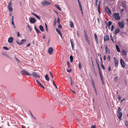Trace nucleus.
<instances>
[{
    "mask_svg": "<svg viewBox=\"0 0 128 128\" xmlns=\"http://www.w3.org/2000/svg\"><path fill=\"white\" fill-rule=\"evenodd\" d=\"M94 88V90L95 91L96 93V95H97V92H96V88L95 87V88Z\"/></svg>",
    "mask_w": 128,
    "mask_h": 128,
    "instance_id": "obj_49",
    "label": "nucleus"
},
{
    "mask_svg": "<svg viewBox=\"0 0 128 128\" xmlns=\"http://www.w3.org/2000/svg\"><path fill=\"white\" fill-rule=\"evenodd\" d=\"M114 61L115 63V66L116 68L118 67V61L117 59H116L115 58H114Z\"/></svg>",
    "mask_w": 128,
    "mask_h": 128,
    "instance_id": "obj_6",
    "label": "nucleus"
},
{
    "mask_svg": "<svg viewBox=\"0 0 128 128\" xmlns=\"http://www.w3.org/2000/svg\"><path fill=\"white\" fill-rule=\"evenodd\" d=\"M105 11L106 12L108 13L109 14H111L110 10L109 8L107 7H106L105 8Z\"/></svg>",
    "mask_w": 128,
    "mask_h": 128,
    "instance_id": "obj_8",
    "label": "nucleus"
},
{
    "mask_svg": "<svg viewBox=\"0 0 128 128\" xmlns=\"http://www.w3.org/2000/svg\"><path fill=\"white\" fill-rule=\"evenodd\" d=\"M70 25L71 28H73L74 27L73 22L72 21L70 22Z\"/></svg>",
    "mask_w": 128,
    "mask_h": 128,
    "instance_id": "obj_23",
    "label": "nucleus"
},
{
    "mask_svg": "<svg viewBox=\"0 0 128 128\" xmlns=\"http://www.w3.org/2000/svg\"><path fill=\"white\" fill-rule=\"evenodd\" d=\"M99 74L100 75V76L101 79V80H102V83H103V79L102 78V72H99Z\"/></svg>",
    "mask_w": 128,
    "mask_h": 128,
    "instance_id": "obj_21",
    "label": "nucleus"
},
{
    "mask_svg": "<svg viewBox=\"0 0 128 128\" xmlns=\"http://www.w3.org/2000/svg\"><path fill=\"white\" fill-rule=\"evenodd\" d=\"M36 82L40 86H41L42 85L38 80H36Z\"/></svg>",
    "mask_w": 128,
    "mask_h": 128,
    "instance_id": "obj_36",
    "label": "nucleus"
},
{
    "mask_svg": "<svg viewBox=\"0 0 128 128\" xmlns=\"http://www.w3.org/2000/svg\"><path fill=\"white\" fill-rule=\"evenodd\" d=\"M30 22L31 23H34L35 22V19L34 18H32L30 20Z\"/></svg>",
    "mask_w": 128,
    "mask_h": 128,
    "instance_id": "obj_20",
    "label": "nucleus"
},
{
    "mask_svg": "<svg viewBox=\"0 0 128 128\" xmlns=\"http://www.w3.org/2000/svg\"><path fill=\"white\" fill-rule=\"evenodd\" d=\"M12 25L14 24V22L13 21H12Z\"/></svg>",
    "mask_w": 128,
    "mask_h": 128,
    "instance_id": "obj_64",
    "label": "nucleus"
},
{
    "mask_svg": "<svg viewBox=\"0 0 128 128\" xmlns=\"http://www.w3.org/2000/svg\"><path fill=\"white\" fill-rule=\"evenodd\" d=\"M14 16H12V21H13L14 20Z\"/></svg>",
    "mask_w": 128,
    "mask_h": 128,
    "instance_id": "obj_62",
    "label": "nucleus"
},
{
    "mask_svg": "<svg viewBox=\"0 0 128 128\" xmlns=\"http://www.w3.org/2000/svg\"><path fill=\"white\" fill-rule=\"evenodd\" d=\"M13 38L12 37H10L8 38V42L9 43H12L13 42Z\"/></svg>",
    "mask_w": 128,
    "mask_h": 128,
    "instance_id": "obj_14",
    "label": "nucleus"
},
{
    "mask_svg": "<svg viewBox=\"0 0 128 128\" xmlns=\"http://www.w3.org/2000/svg\"><path fill=\"white\" fill-rule=\"evenodd\" d=\"M3 49L5 50H8V48L6 46H4L3 47Z\"/></svg>",
    "mask_w": 128,
    "mask_h": 128,
    "instance_id": "obj_40",
    "label": "nucleus"
},
{
    "mask_svg": "<svg viewBox=\"0 0 128 128\" xmlns=\"http://www.w3.org/2000/svg\"><path fill=\"white\" fill-rule=\"evenodd\" d=\"M70 79L71 80V82H70V84L71 85H72V78L70 77Z\"/></svg>",
    "mask_w": 128,
    "mask_h": 128,
    "instance_id": "obj_54",
    "label": "nucleus"
},
{
    "mask_svg": "<svg viewBox=\"0 0 128 128\" xmlns=\"http://www.w3.org/2000/svg\"><path fill=\"white\" fill-rule=\"evenodd\" d=\"M113 18L115 19L118 20H119L120 19L119 14L117 13H114V14Z\"/></svg>",
    "mask_w": 128,
    "mask_h": 128,
    "instance_id": "obj_1",
    "label": "nucleus"
},
{
    "mask_svg": "<svg viewBox=\"0 0 128 128\" xmlns=\"http://www.w3.org/2000/svg\"><path fill=\"white\" fill-rule=\"evenodd\" d=\"M45 26H46V30L47 32H48V27H47V25L45 23Z\"/></svg>",
    "mask_w": 128,
    "mask_h": 128,
    "instance_id": "obj_43",
    "label": "nucleus"
},
{
    "mask_svg": "<svg viewBox=\"0 0 128 128\" xmlns=\"http://www.w3.org/2000/svg\"><path fill=\"white\" fill-rule=\"evenodd\" d=\"M108 26H110L112 24V22L110 21H109L108 22Z\"/></svg>",
    "mask_w": 128,
    "mask_h": 128,
    "instance_id": "obj_45",
    "label": "nucleus"
},
{
    "mask_svg": "<svg viewBox=\"0 0 128 128\" xmlns=\"http://www.w3.org/2000/svg\"><path fill=\"white\" fill-rule=\"evenodd\" d=\"M70 61L71 62H72L73 60V58L72 56H70Z\"/></svg>",
    "mask_w": 128,
    "mask_h": 128,
    "instance_id": "obj_35",
    "label": "nucleus"
},
{
    "mask_svg": "<svg viewBox=\"0 0 128 128\" xmlns=\"http://www.w3.org/2000/svg\"><path fill=\"white\" fill-rule=\"evenodd\" d=\"M118 118L120 120H121V117L122 115V113L120 111H118Z\"/></svg>",
    "mask_w": 128,
    "mask_h": 128,
    "instance_id": "obj_5",
    "label": "nucleus"
},
{
    "mask_svg": "<svg viewBox=\"0 0 128 128\" xmlns=\"http://www.w3.org/2000/svg\"><path fill=\"white\" fill-rule=\"evenodd\" d=\"M107 59L108 61H110V56L108 55V58H107Z\"/></svg>",
    "mask_w": 128,
    "mask_h": 128,
    "instance_id": "obj_41",
    "label": "nucleus"
},
{
    "mask_svg": "<svg viewBox=\"0 0 128 128\" xmlns=\"http://www.w3.org/2000/svg\"><path fill=\"white\" fill-rule=\"evenodd\" d=\"M79 7H80V11L81 12V13H82V14H83V12H82V6H79Z\"/></svg>",
    "mask_w": 128,
    "mask_h": 128,
    "instance_id": "obj_38",
    "label": "nucleus"
},
{
    "mask_svg": "<svg viewBox=\"0 0 128 128\" xmlns=\"http://www.w3.org/2000/svg\"><path fill=\"white\" fill-rule=\"evenodd\" d=\"M21 74L24 75H26L28 76H31L32 74H30L28 72L26 71L25 70H24L21 71L20 72Z\"/></svg>",
    "mask_w": 128,
    "mask_h": 128,
    "instance_id": "obj_2",
    "label": "nucleus"
},
{
    "mask_svg": "<svg viewBox=\"0 0 128 128\" xmlns=\"http://www.w3.org/2000/svg\"><path fill=\"white\" fill-rule=\"evenodd\" d=\"M101 66L102 68V69L104 70H105V68L104 67V65H103L102 62V63H101Z\"/></svg>",
    "mask_w": 128,
    "mask_h": 128,
    "instance_id": "obj_33",
    "label": "nucleus"
},
{
    "mask_svg": "<svg viewBox=\"0 0 128 128\" xmlns=\"http://www.w3.org/2000/svg\"><path fill=\"white\" fill-rule=\"evenodd\" d=\"M71 90L72 91V92L74 93L75 94H76V93L75 92H74L72 90Z\"/></svg>",
    "mask_w": 128,
    "mask_h": 128,
    "instance_id": "obj_61",
    "label": "nucleus"
},
{
    "mask_svg": "<svg viewBox=\"0 0 128 128\" xmlns=\"http://www.w3.org/2000/svg\"><path fill=\"white\" fill-rule=\"evenodd\" d=\"M125 125L126 126H128V122L127 121L125 122Z\"/></svg>",
    "mask_w": 128,
    "mask_h": 128,
    "instance_id": "obj_51",
    "label": "nucleus"
},
{
    "mask_svg": "<svg viewBox=\"0 0 128 128\" xmlns=\"http://www.w3.org/2000/svg\"><path fill=\"white\" fill-rule=\"evenodd\" d=\"M108 46L107 45H106L105 46V51L106 54H107L108 53Z\"/></svg>",
    "mask_w": 128,
    "mask_h": 128,
    "instance_id": "obj_32",
    "label": "nucleus"
},
{
    "mask_svg": "<svg viewBox=\"0 0 128 128\" xmlns=\"http://www.w3.org/2000/svg\"><path fill=\"white\" fill-rule=\"evenodd\" d=\"M26 40L25 39H22L21 40V42H18V41H16V42L19 45H21L23 44L24 43V42H26Z\"/></svg>",
    "mask_w": 128,
    "mask_h": 128,
    "instance_id": "obj_7",
    "label": "nucleus"
},
{
    "mask_svg": "<svg viewBox=\"0 0 128 128\" xmlns=\"http://www.w3.org/2000/svg\"><path fill=\"white\" fill-rule=\"evenodd\" d=\"M58 27L59 28H62V26L60 24L58 26Z\"/></svg>",
    "mask_w": 128,
    "mask_h": 128,
    "instance_id": "obj_55",
    "label": "nucleus"
},
{
    "mask_svg": "<svg viewBox=\"0 0 128 128\" xmlns=\"http://www.w3.org/2000/svg\"><path fill=\"white\" fill-rule=\"evenodd\" d=\"M32 75L34 76L36 78H39L40 76L39 75H38L36 73L34 72H33Z\"/></svg>",
    "mask_w": 128,
    "mask_h": 128,
    "instance_id": "obj_13",
    "label": "nucleus"
},
{
    "mask_svg": "<svg viewBox=\"0 0 128 128\" xmlns=\"http://www.w3.org/2000/svg\"><path fill=\"white\" fill-rule=\"evenodd\" d=\"M78 3L79 6H81V4L80 2H78Z\"/></svg>",
    "mask_w": 128,
    "mask_h": 128,
    "instance_id": "obj_63",
    "label": "nucleus"
},
{
    "mask_svg": "<svg viewBox=\"0 0 128 128\" xmlns=\"http://www.w3.org/2000/svg\"><path fill=\"white\" fill-rule=\"evenodd\" d=\"M116 46L118 52H120V50L118 46V45H116Z\"/></svg>",
    "mask_w": 128,
    "mask_h": 128,
    "instance_id": "obj_22",
    "label": "nucleus"
},
{
    "mask_svg": "<svg viewBox=\"0 0 128 128\" xmlns=\"http://www.w3.org/2000/svg\"><path fill=\"white\" fill-rule=\"evenodd\" d=\"M78 67L80 69H81L82 68V65L80 62H79L78 64Z\"/></svg>",
    "mask_w": 128,
    "mask_h": 128,
    "instance_id": "obj_34",
    "label": "nucleus"
},
{
    "mask_svg": "<svg viewBox=\"0 0 128 128\" xmlns=\"http://www.w3.org/2000/svg\"><path fill=\"white\" fill-rule=\"evenodd\" d=\"M8 10L10 12H12V7H8Z\"/></svg>",
    "mask_w": 128,
    "mask_h": 128,
    "instance_id": "obj_30",
    "label": "nucleus"
},
{
    "mask_svg": "<svg viewBox=\"0 0 128 128\" xmlns=\"http://www.w3.org/2000/svg\"><path fill=\"white\" fill-rule=\"evenodd\" d=\"M86 41L88 42V44H90V42L88 38H85Z\"/></svg>",
    "mask_w": 128,
    "mask_h": 128,
    "instance_id": "obj_28",
    "label": "nucleus"
},
{
    "mask_svg": "<svg viewBox=\"0 0 128 128\" xmlns=\"http://www.w3.org/2000/svg\"><path fill=\"white\" fill-rule=\"evenodd\" d=\"M57 22L58 23H59L60 24V18H58L57 19Z\"/></svg>",
    "mask_w": 128,
    "mask_h": 128,
    "instance_id": "obj_47",
    "label": "nucleus"
},
{
    "mask_svg": "<svg viewBox=\"0 0 128 128\" xmlns=\"http://www.w3.org/2000/svg\"><path fill=\"white\" fill-rule=\"evenodd\" d=\"M55 7L59 10H61V9L60 7L57 4L55 5Z\"/></svg>",
    "mask_w": 128,
    "mask_h": 128,
    "instance_id": "obj_24",
    "label": "nucleus"
},
{
    "mask_svg": "<svg viewBox=\"0 0 128 128\" xmlns=\"http://www.w3.org/2000/svg\"><path fill=\"white\" fill-rule=\"evenodd\" d=\"M32 14L33 15H34L35 16H36V17L39 20H40L41 18L40 17L38 16L37 15H36L35 14L33 13L32 12Z\"/></svg>",
    "mask_w": 128,
    "mask_h": 128,
    "instance_id": "obj_18",
    "label": "nucleus"
},
{
    "mask_svg": "<svg viewBox=\"0 0 128 128\" xmlns=\"http://www.w3.org/2000/svg\"><path fill=\"white\" fill-rule=\"evenodd\" d=\"M53 48L52 47H50L48 49V52L49 54L51 55L52 54Z\"/></svg>",
    "mask_w": 128,
    "mask_h": 128,
    "instance_id": "obj_9",
    "label": "nucleus"
},
{
    "mask_svg": "<svg viewBox=\"0 0 128 128\" xmlns=\"http://www.w3.org/2000/svg\"><path fill=\"white\" fill-rule=\"evenodd\" d=\"M70 41L71 44L72 50H74V42H73V40L72 39H70Z\"/></svg>",
    "mask_w": 128,
    "mask_h": 128,
    "instance_id": "obj_10",
    "label": "nucleus"
},
{
    "mask_svg": "<svg viewBox=\"0 0 128 128\" xmlns=\"http://www.w3.org/2000/svg\"><path fill=\"white\" fill-rule=\"evenodd\" d=\"M90 79L91 81V82L92 84H94V81L92 76H91L90 77Z\"/></svg>",
    "mask_w": 128,
    "mask_h": 128,
    "instance_id": "obj_29",
    "label": "nucleus"
},
{
    "mask_svg": "<svg viewBox=\"0 0 128 128\" xmlns=\"http://www.w3.org/2000/svg\"><path fill=\"white\" fill-rule=\"evenodd\" d=\"M84 36L85 38H88V36L86 34H84Z\"/></svg>",
    "mask_w": 128,
    "mask_h": 128,
    "instance_id": "obj_48",
    "label": "nucleus"
},
{
    "mask_svg": "<svg viewBox=\"0 0 128 128\" xmlns=\"http://www.w3.org/2000/svg\"><path fill=\"white\" fill-rule=\"evenodd\" d=\"M41 3L43 6H47L50 4L48 2L46 1H42Z\"/></svg>",
    "mask_w": 128,
    "mask_h": 128,
    "instance_id": "obj_3",
    "label": "nucleus"
},
{
    "mask_svg": "<svg viewBox=\"0 0 128 128\" xmlns=\"http://www.w3.org/2000/svg\"><path fill=\"white\" fill-rule=\"evenodd\" d=\"M111 70L110 67L109 66L108 68V71L109 72H110Z\"/></svg>",
    "mask_w": 128,
    "mask_h": 128,
    "instance_id": "obj_58",
    "label": "nucleus"
},
{
    "mask_svg": "<svg viewBox=\"0 0 128 128\" xmlns=\"http://www.w3.org/2000/svg\"><path fill=\"white\" fill-rule=\"evenodd\" d=\"M104 59V60H106V57L105 56H104L103 57Z\"/></svg>",
    "mask_w": 128,
    "mask_h": 128,
    "instance_id": "obj_60",
    "label": "nucleus"
},
{
    "mask_svg": "<svg viewBox=\"0 0 128 128\" xmlns=\"http://www.w3.org/2000/svg\"><path fill=\"white\" fill-rule=\"evenodd\" d=\"M120 62L123 68H124L125 66V63L124 62L122 59V58H121L120 60Z\"/></svg>",
    "mask_w": 128,
    "mask_h": 128,
    "instance_id": "obj_11",
    "label": "nucleus"
},
{
    "mask_svg": "<svg viewBox=\"0 0 128 128\" xmlns=\"http://www.w3.org/2000/svg\"><path fill=\"white\" fill-rule=\"evenodd\" d=\"M30 43H29L28 44V45H27L26 46V47H28L30 46Z\"/></svg>",
    "mask_w": 128,
    "mask_h": 128,
    "instance_id": "obj_59",
    "label": "nucleus"
},
{
    "mask_svg": "<svg viewBox=\"0 0 128 128\" xmlns=\"http://www.w3.org/2000/svg\"><path fill=\"white\" fill-rule=\"evenodd\" d=\"M39 28H40V30L42 31V32L44 31V28L42 26H39Z\"/></svg>",
    "mask_w": 128,
    "mask_h": 128,
    "instance_id": "obj_27",
    "label": "nucleus"
},
{
    "mask_svg": "<svg viewBox=\"0 0 128 128\" xmlns=\"http://www.w3.org/2000/svg\"><path fill=\"white\" fill-rule=\"evenodd\" d=\"M94 35L95 40L96 42V44H97L98 43V41L97 36H96V34H94Z\"/></svg>",
    "mask_w": 128,
    "mask_h": 128,
    "instance_id": "obj_17",
    "label": "nucleus"
},
{
    "mask_svg": "<svg viewBox=\"0 0 128 128\" xmlns=\"http://www.w3.org/2000/svg\"><path fill=\"white\" fill-rule=\"evenodd\" d=\"M36 31L38 34H40L41 33V32L38 29L36 30Z\"/></svg>",
    "mask_w": 128,
    "mask_h": 128,
    "instance_id": "obj_39",
    "label": "nucleus"
},
{
    "mask_svg": "<svg viewBox=\"0 0 128 128\" xmlns=\"http://www.w3.org/2000/svg\"><path fill=\"white\" fill-rule=\"evenodd\" d=\"M114 28V26L113 25H112L111 26V31H112L113 30Z\"/></svg>",
    "mask_w": 128,
    "mask_h": 128,
    "instance_id": "obj_46",
    "label": "nucleus"
},
{
    "mask_svg": "<svg viewBox=\"0 0 128 128\" xmlns=\"http://www.w3.org/2000/svg\"><path fill=\"white\" fill-rule=\"evenodd\" d=\"M109 40L108 35L106 34L104 36V41L106 40Z\"/></svg>",
    "mask_w": 128,
    "mask_h": 128,
    "instance_id": "obj_12",
    "label": "nucleus"
},
{
    "mask_svg": "<svg viewBox=\"0 0 128 128\" xmlns=\"http://www.w3.org/2000/svg\"><path fill=\"white\" fill-rule=\"evenodd\" d=\"M11 4V2H10L8 3V7H10Z\"/></svg>",
    "mask_w": 128,
    "mask_h": 128,
    "instance_id": "obj_52",
    "label": "nucleus"
},
{
    "mask_svg": "<svg viewBox=\"0 0 128 128\" xmlns=\"http://www.w3.org/2000/svg\"><path fill=\"white\" fill-rule=\"evenodd\" d=\"M20 34H19V32H17V36L18 37H19L20 36Z\"/></svg>",
    "mask_w": 128,
    "mask_h": 128,
    "instance_id": "obj_50",
    "label": "nucleus"
},
{
    "mask_svg": "<svg viewBox=\"0 0 128 128\" xmlns=\"http://www.w3.org/2000/svg\"><path fill=\"white\" fill-rule=\"evenodd\" d=\"M56 18H55L54 19V20L53 22V26H55L56 25Z\"/></svg>",
    "mask_w": 128,
    "mask_h": 128,
    "instance_id": "obj_26",
    "label": "nucleus"
},
{
    "mask_svg": "<svg viewBox=\"0 0 128 128\" xmlns=\"http://www.w3.org/2000/svg\"><path fill=\"white\" fill-rule=\"evenodd\" d=\"M121 97L120 96H118V99L119 100H121Z\"/></svg>",
    "mask_w": 128,
    "mask_h": 128,
    "instance_id": "obj_53",
    "label": "nucleus"
},
{
    "mask_svg": "<svg viewBox=\"0 0 128 128\" xmlns=\"http://www.w3.org/2000/svg\"><path fill=\"white\" fill-rule=\"evenodd\" d=\"M110 39L111 40H112V42L114 43V40H113V37L112 36V35H110Z\"/></svg>",
    "mask_w": 128,
    "mask_h": 128,
    "instance_id": "obj_44",
    "label": "nucleus"
},
{
    "mask_svg": "<svg viewBox=\"0 0 128 128\" xmlns=\"http://www.w3.org/2000/svg\"><path fill=\"white\" fill-rule=\"evenodd\" d=\"M122 54L124 56H126V51L124 50H123L122 52Z\"/></svg>",
    "mask_w": 128,
    "mask_h": 128,
    "instance_id": "obj_19",
    "label": "nucleus"
},
{
    "mask_svg": "<svg viewBox=\"0 0 128 128\" xmlns=\"http://www.w3.org/2000/svg\"><path fill=\"white\" fill-rule=\"evenodd\" d=\"M56 30L58 33L60 35L61 37L62 36V34L60 30L58 28H56Z\"/></svg>",
    "mask_w": 128,
    "mask_h": 128,
    "instance_id": "obj_16",
    "label": "nucleus"
},
{
    "mask_svg": "<svg viewBox=\"0 0 128 128\" xmlns=\"http://www.w3.org/2000/svg\"><path fill=\"white\" fill-rule=\"evenodd\" d=\"M91 128H96V127L92 125L91 126Z\"/></svg>",
    "mask_w": 128,
    "mask_h": 128,
    "instance_id": "obj_56",
    "label": "nucleus"
},
{
    "mask_svg": "<svg viewBox=\"0 0 128 128\" xmlns=\"http://www.w3.org/2000/svg\"><path fill=\"white\" fill-rule=\"evenodd\" d=\"M118 108L119 109V110L118 111H120H120H122V110L120 107H119Z\"/></svg>",
    "mask_w": 128,
    "mask_h": 128,
    "instance_id": "obj_57",
    "label": "nucleus"
},
{
    "mask_svg": "<svg viewBox=\"0 0 128 128\" xmlns=\"http://www.w3.org/2000/svg\"><path fill=\"white\" fill-rule=\"evenodd\" d=\"M118 24L119 27L122 28H124V24L123 22H118Z\"/></svg>",
    "mask_w": 128,
    "mask_h": 128,
    "instance_id": "obj_4",
    "label": "nucleus"
},
{
    "mask_svg": "<svg viewBox=\"0 0 128 128\" xmlns=\"http://www.w3.org/2000/svg\"><path fill=\"white\" fill-rule=\"evenodd\" d=\"M52 82H53V84L54 85V86H55L56 88L58 89V88L57 86L56 85V84L54 83V81L53 80V81H52Z\"/></svg>",
    "mask_w": 128,
    "mask_h": 128,
    "instance_id": "obj_42",
    "label": "nucleus"
},
{
    "mask_svg": "<svg viewBox=\"0 0 128 128\" xmlns=\"http://www.w3.org/2000/svg\"><path fill=\"white\" fill-rule=\"evenodd\" d=\"M120 30L119 28H116L115 30L114 33L115 34H116L120 32Z\"/></svg>",
    "mask_w": 128,
    "mask_h": 128,
    "instance_id": "obj_15",
    "label": "nucleus"
},
{
    "mask_svg": "<svg viewBox=\"0 0 128 128\" xmlns=\"http://www.w3.org/2000/svg\"><path fill=\"white\" fill-rule=\"evenodd\" d=\"M45 78L46 80L48 81L49 80L50 78H49L48 77V75L47 74H46L45 76Z\"/></svg>",
    "mask_w": 128,
    "mask_h": 128,
    "instance_id": "obj_25",
    "label": "nucleus"
},
{
    "mask_svg": "<svg viewBox=\"0 0 128 128\" xmlns=\"http://www.w3.org/2000/svg\"><path fill=\"white\" fill-rule=\"evenodd\" d=\"M118 78V77L117 76H116L114 78V81H116Z\"/></svg>",
    "mask_w": 128,
    "mask_h": 128,
    "instance_id": "obj_37",
    "label": "nucleus"
},
{
    "mask_svg": "<svg viewBox=\"0 0 128 128\" xmlns=\"http://www.w3.org/2000/svg\"><path fill=\"white\" fill-rule=\"evenodd\" d=\"M28 28L29 30V31L30 32L32 30V28L29 25H27Z\"/></svg>",
    "mask_w": 128,
    "mask_h": 128,
    "instance_id": "obj_31",
    "label": "nucleus"
}]
</instances>
